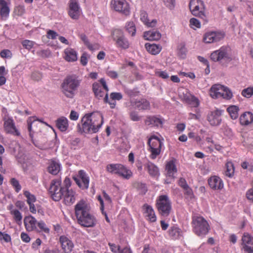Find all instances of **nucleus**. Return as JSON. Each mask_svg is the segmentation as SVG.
I'll return each mask as SVG.
<instances>
[{"label": "nucleus", "instance_id": "nucleus-1", "mask_svg": "<svg viewBox=\"0 0 253 253\" xmlns=\"http://www.w3.org/2000/svg\"><path fill=\"white\" fill-rule=\"evenodd\" d=\"M71 185V181L69 177L64 179L63 185L60 178L53 179L49 190L52 199L55 201L62 199L63 203L67 206L74 204L78 194L75 190L70 188Z\"/></svg>", "mask_w": 253, "mask_h": 253}, {"label": "nucleus", "instance_id": "nucleus-2", "mask_svg": "<svg viewBox=\"0 0 253 253\" xmlns=\"http://www.w3.org/2000/svg\"><path fill=\"white\" fill-rule=\"evenodd\" d=\"M102 114L99 112L85 114L78 124V131L81 133L92 134L99 131L103 124Z\"/></svg>", "mask_w": 253, "mask_h": 253}, {"label": "nucleus", "instance_id": "nucleus-3", "mask_svg": "<svg viewBox=\"0 0 253 253\" xmlns=\"http://www.w3.org/2000/svg\"><path fill=\"white\" fill-rule=\"evenodd\" d=\"M80 84L79 80L73 77H68L63 81L61 84L62 92L67 97L72 98Z\"/></svg>", "mask_w": 253, "mask_h": 253}, {"label": "nucleus", "instance_id": "nucleus-4", "mask_svg": "<svg viewBox=\"0 0 253 253\" xmlns=\"http://www.w3.org/2000/svg\"><path fill=\"white\" fill-rule=\"evenodd\" d=\"M209 94L213 99L222 98L226 100H230L233 97L231 90L227 86L220 84H215L211 87Z\"/></svg>", "mask_w": 253, "mask_h": 253}, {"label": "nucleus", "instance_id": "nucleus-5", "mask_svg": "<svg viewBox=\"0 0 253 253\" xmlns=\"http://www.w3.org/2000/svg\"><path fill=\"white\" fill-rule=\"evenodd\" d=\"M192 225L194 233L199 236H204L209 232V225L207 220L202 216H193Z\"/></svg>", "mask_w": 253, "mask_h": 253}, {"label": "nucleus", "instance_id": "nucleus-6", "mask_svg": "<svg viewBox=\"0 0 253 253\" xmlns=\"http://www.w3.org/2000/svg\"><path fill=\"white\" fill-rule=\"evenodd\" d=\"M111 37L117 47L122 49H126L129 47V42L122 30L118 29L112 30Z\"/></svg>", "mask_w": 253, "mask_h": 253}, {"label": "nucleus", "instance_id": "nucleus-7", "mask_svg": "<svg viewBox=\"0 0 253 253\" xmlns=\"http://www.w3.org/2000/svg\"><path fill=\"white\" fill-rule=\"evenodd\" d=\"M211 59L215 62L223 60L229 62L233 59V57L229 48L223 46L212 52L211 54Z\"/></svg>", "mask_w": 253, "mask_h": 253}, {"label": "nucleus", "instance_id": "nucleus-8", "mask_svg": "<svg viewBox=\"0 0 253 253\" xmlns=\"http://www.w3.org/2000/svg\"><path fill=\"white\" fill-rule=\"evenodd\" d=\"M148 144L151 152L150 157L155 159L160 154L163 142L159 137L153 135L149 138Z\"/></svg>", "mask_w": 253, "mask_h": 253}, {"label": "nucleus", "instance_id": "nucleus-9", "mask_svg": "<svg viewBox=\"0 0 253 253\" xmlns=\"http://www.w3.org/2000/svg\"><path fill=\"white\" fill-rule=\"evenodd\" d=\"M189 8L193 15L202 19L206 18L205 5L202 0H191Z\"/></svg>", "mask_w": 253, "mask_h": 253}, {"label": "nucleus", "instance_id": "nucleus-10", "mask_svg": "<svg viewBox=\"0 0 253 253\" xmlns=\"http://www.w3.org/2000/svg\"><path fill=\"white\" fill-rule=\"evenodd\" d=\"M157 207L161 215L168 216L171 209V204L168 197L166 195L160 196L157 201Z\"/></svg>", "mask_w": 253, "mask_h": 253}, {"label": "nucleus", "instance_id": "nucleus-11", "mask_svg": "<svg viewBox=\"0 0 253 253\" xmlns=\"http://www.w3.org/2000/svg\"><path fill=\"white\" fill-rule=\"evenodd\" d=\"M28 129L31 137L34 133L41 132V127L42 125L50 126L46 123L38 119L36 116L30 117L27 120Z\"/></svg>", "mask_w": 253, "mask_h": 253}, {"label": "nucleus", "instance_id": "nucleus-12", "mask_svg": "<svg viewBox=\"0 0 253 253\" xmlns=\"http://www.w3.org/2000/svg\"><path fill=\"white\" fill-rule=\"evenodd\" d=\"M225 36L222 31H208L204 35L203 41L206 43H215L222 40Z\"/></svg>", "mask_w": 253, "mask_h": 253}, {"label": "nucleus", "instance_id": "nucleus-13", "mask_svg": "<svg viewBox=\"0 0 253 253\" xmlns=\"http://www.w3.org/2000/svg\"><path fill=\"white\" fill-rule=\"evenodd\" d=\"M92 89L95 96L100 99L105 97L106 93L109 91L108 87L104 79L102 78L99 80V83L95 82L92 84Z\"/></svg>", "mask_w": 253, "mask_h": 253}, {"label": "nucleus", "instance_id": "nucleus-14", "mask_svg": "<svg viewBox=\"0 0 253 253\" xmlns=\"http://www.w3.org/2000/svg\"><path fill=\"white\" fill-rule=\"evenodd\" d=\"M112 7L117 11L128 15L129 14V6L126 0H112L111 2Z\"/></svg>", "mask_w": 253, "mask_h": 253}, {"label": "nucleus", "instance_id": "nucleus-15", "mask_svg": "<svg viewBox=\"0 0 253 253\" xmlns=\"http://www.w3.org/2000/svg\"><path fill=\"white\" fill-rule=\"evenodd\" d=\"M4 130L7 133L14 136H19L20 133L16 128L13 119L9 117H5L4 119Z\"/></svg>", "mask_w": 253, "mask_h": 253}, {"label": "nucleus", "instance_id": "nucleus-16", "mask_svg": "<svg viewBox=\"0 0 253 253\" xmlns=\"http://www.w3.org/2000/svg\"><path fill=\"white\" fill-rule=\"evenodd\" d=\"M89 205L84 200H81L75 207V212L77 217H81L89 212L90 210Z\"/></svg>", "mask_w": 253, "mask_h": 253}, {"label": "nucleus", "instance_id": "nucleus-17", "mask_svg": "<svg viewBox=\"0 0 253 253\" xmlns=\"http://www.w3.org/2000/svg\"><path fill=\"white\" fill-rule=\"evenodd\" d=\"M78 222L82 226L86 227H92L96 224V219L93 215L89 213L77 217Z\"/></svg>", "mask_w": 253, "mask_h": 253}, {"label": "nucleus", "instance_id": "nucleus-18", "mask_svg": "<svg viewBox=\"0 0 253 253\" xmlns=\"http://www.w3.org/2000/svg\"><path fill=\"white\" fill-rule=\"evenodd\" d=\"M74 179L81 188L83 189L88 188L89 178L87 174L84 170H80L78 172L77 177L75 178Z\"/></svg>", "mask_w": 253, "mask_h": 253}, {"label": "nucleus", "instance_id": "nucleus-19", "mask_svg": "<svg viewBox=\"0 0 253 253\" xmlns=\"http://www.w3.org/2000/svg\"><path fill=\"white\" fill-rule=\"evenodd\" d=\"M69 14L73 19H78L81 13V10L76 0H71L69 3Z\"/></svg>", "mask_w": 253, "mask_h": 253}, {"label": "nucleus", "instance_id": "nucleus-20", "mask_svg": "<svg viewBox=\"0 0 253 253\" xmlns=\"http://www.w3.org/2000/svg\"><path fill=\"white\" fill-rule=\"evenodd\" d=\"M59 242L64 253H71L74 245L72 241L65 236H61L59 238Z\"/></svg>", "mask_w": 253, "mask_h": 253}, {"label": "nucleus", "instance_id": "nucleus-21", "mask_svg": "<svg viewBox=\"0 0 253 253\" xmlns=\"http://www.w3.org/2000/svg\"><path fill=\"white\" fill-rule=\"evenodd\" d=\"M242 249L247 253H253V237L245 234L242 237Z\"/></svg>", "mask_w": 253, "mask_h": 253}, {"label": "nucleus", "instance_id": "nucleus-22", "mask_svg": "<svg viewBox=\"0 0 253 253\" xmlns=\"http://www.w3.org/2000/svg\"><path fill=\"white\" fill-rule=\"evenodd\" d=\"M221 114L222 111L219 110L211 112L208 116V121L211 125L212 126H218L221 123Z\"/></svg>", "mask_w": 253, "mask_h": 253}, {"label": "nucleus", "instance_id": "nucleus-23", "mask_svg": "<svg viewBox=\"0 0 253 253\" xmlns=\"http://www.w3.org/2000/svg\"><path fill=\"white\" fill-rule=\"evenodd\" d=\"M165 169L167 176L174 178L175 174L177 171L176 160L172 159L168 161L166 164Z\"/></svg>", "mask_w": 253, "mask_h": 253}, {"label": "nucleus", "instance_id": "nucleus-24", "mask_svg": "<svg viewBox=\"0 0 253 253\" xmlns=\"http://www.w3.org/2000/svg\"><path fill=\"white\" fill-rule=\"evenodd\" d=\"M123 98L122 94L120 92H112L108 98V93H106L104 97V101L110 105L111 108H114L116 105V101H119Z\"/></svg>", "mask_w": 253, "mask_h": 253}, {"label": "nucleus", "instance_id": "nucleus-25", "mask_svg": "<svg viewBox=\"0 0 253 253\" xmlns=\"http://www.w3.org/2000/svg\"><path fill=\"white\" fill-rule=\"evenodd\" d=\"M210 187L213 190H221L224 187L222 180L217 176H211L208 180Z\"/></svg>", "mask_w": 253, "mask_h": 253}, {"label": "nucleus", "instance_id": "nucleus-26", "mask_svg": "<svg viewBox=\"0 0 253 253\" xmlns=\"http://www.w3.org/2000/svg\"><path fill=\"white\" fill-rule=\"evenodd\" d=\"M37 221L36 219L32 215L25 217L24 223L27 231L31 232L37 229Z\"/></svg>", "mask_w": 253, "mask_h": 253}, {"label": "nucleus", "instance_id": "nucleus-27", "mask_svg": "<svg viewBox=\"0 0 253 253\" xmlns=\"http://www.w3.org/2000/svg\"><path fill=\"white\" fill-rule=\"evenodd\" d=\"M143 214L146 219L150 222H155L157 217L152 207L147 204L143 206Z\"/></svg>", "mask_w": 253, "mask_h": 253}, {"label": "nucleus", "instance_id": "nucleus-28", "mask_svg": "<svg viewBox=\"0 0 253 253\" xmlns=\"http://www.w3.org/2000/svg\"><path fill=\"white\" fill-rule=\"evenodd\" d=\"M239 121L242 126H249L253 122V114L251 112H245L240 116Z\"/></svg>", "mask_w": 253, "mask_h": 253}, {"label": "nucleus", "instance_id": "nucleus-29", "mask_svg": "<svg viewBox=\"0 0 253 253\" xmlns=\"http://www.w3.org/2000/svg\"><path fill=\"white\" fill-rule=\"evenodd\" d=\"M61 169V165L59 161L55 160L51 161L47 168L49 173L52 175H57Z\"/></svg>", "mask_w": 253, "mask_h": 253}, {"label": "nucleus", "instance_id": "nucleus-30", "mask_svg": "<svg viewBox=\"0 0 253 253\" xmlns=\"http://www.w3.org/2000/svg\"><path fill=\"white\" fill-rule=\"evenodd\" d=\"M144 167L146 169L149 174L153 177H158L160 175L159 169L157 166L150 161H148L144 164Z\"/></svg>", "mask_w": 253, "mask_h": 253}, {"label": "nucleus", "instance_id": "nucleus-31", "mask_svg": "<svg viewBox=\"0 0 253 253\" xmlns=\"http://www.w3.org/2000/svg\"><path fill=\"white\" fill-rule=\"evenodd\" d=\"M131 104L138 110H147L150 109V104L146 99H141L138 100L131 101Z\"/></svg>", "mask_w": 253, "mask_h": 253}, {"label": "nucleus", "instance_id": "nucleus-32", "mask_svg": "<svg viewBox=\"0 0 253 253\" xmlns=\"http://www.w3.org/2000/svg\"><path fill=\"white\" fill-rule=\"evenodd\" d=\"M181 97L186 103L191 105L193 107H197L199 105L198 99L187 90L185 93H183V96H181Z\"/></svg>", "mask_w": 253, "mask_h": 253}, {"label": "nucleus", "instance_id": "nucleus-33", "mask_svg": "<svg viewBox=\"0 0 253 253\" xmlns=\"http://www.w3.org/2000/svg\"><path fill=\"white\" fill-rule=\"evenodd\" d=\"M140 19L142 22L148 27H154L157 24V20L155 19L150 20L147 13L144 11H141Z\"/></svg>", "mask_w": 253, "mask_h": 253}, {"label": "nucleus", "instance_id": "nucleus-34", "mask_svg": "<svg viewBox=\"0 0 253 253\" xmlns=\"http://www.w3.org/2000/svg\"><path fill=\"white\" fill-rule=\"evenodd\" d=\"M161 34L158 31H146L143 34V38L148 41H158L161 39Z\"/></svg>", "mask_w": 253, "mask_h": 253}, {"label": "nucleus", "instance_id": "nucleus-35", "mask_svg": "<svg viewBox=\"0 0 253 253\" xmlns=\"http://www.w3.org/2000/svg\"><path fill=\"white\" fill-rule=\"evenodd\" d=\"M64 59L68 62H74L77 60V53L73 49L67 48L64 50Z\"/></svg>", "mask_w": 253, "mask_h": 253}, {"label": "nucleus", "instance_id": "nucleus-36", "mask_svg": "<svg viewBox=\"0 0 253 253\" xmlns=\"http://www.w3.org/2000/svg\"><path fill=\"white\" fill-rule=\"evenodd\" d=\"M145 124L147 126H161L163 125V120L161 118L155 116L147 117Z\"/></svg>", "mask_w": 253, "mask_h": 253}, {"label": "nucleus", "instance_id": "nucleus-37", "mask_svg": "<svg viewBox=\"0 0 253 253\" xmlns=\"http://www.w3.org/2000/svg\"><path fill=\"white\" fill-rule=\"evenodd\" d=\"M56 125L60 131H65L69 127L68 120L66 117H61L57 120Z\"/></svg>", "mask_w": 253, "mask_h": 253}, {"label": "nucleus", "instance_id": "nucleus-38", "mask_svg": "<svg viewBox=\"0 0 253 253\" xmlns=\"http://www.w3.org/2000/svg\"><path fill=\"white\" fill-rule=\"evenodd\" d=\"M117 175L124 179H129L132 177V172L131 170L127 168L126 166L122 164Z\"/></svg>", "mask_w": 253, "mask_h": 253}, {"label": "nucleus", "instance_id": "nucleus-39", "mask_svg": "<svg viewBox=\"0 0 253 253\" xmlns=\"http://www.w3.org/2000/svg\"><path fill=\"white\" fill-rule=\"evenodd\" d=\"M145 47L147 50L150 53L153 55L158 54L162 50V46L160 45L156 44L146 43Z\"/></svg>", "mask_w": 253, "mask_h": 253}, {"label": "nucleus", "instance_id": "nucleus-40", "mask_svg": "<svg viewBox=\"0 0 253 253\" xmlns=\"http://www.w3.org/2000/svg\"><path fill=\"white\" fill-rule=\"evenodd\" d=\"M12 206H9L10 213L13 215L15 221L18 224L21 225L22 223V213L16 209H12Z\"/></svg>", "mask_w": 253, "mask_h": 253}, {"label": "nucleus", "instance_id": "nucleus-41", "mask_svg": "<svg viewBox=\"0 0 253 253\" xmlns=\"http://www.w3.org/2000/svg\"><path fill=\"white\" fill-rule=\"evenodd\" d=\"M121 165L122 164H108L106 166V170L111 174H115L117 175Z\"/></svg>", "mask_w": 253, "mask_h": 253}, {"label": "nucleus", "instance_id": "nucleus-42", "mask_svg": "<svg viewBox=\"0 0 253 253\" xmlns=\"http://www.w3.org/2000/svg\"><path fill=\"white\" fill-rule=\"evenodd\" d=\"M37 229L36 230L40 232H43L45 234H49L50 228L45 224L43 220H40L37 223Z\"/></svg>", "mask_w": 253, "mask_h": 253}, {"label": "nucleus", "instance_id": "nucleus-43", "mask_svg": "<svg viewBox=\"0 0 253 253\" xmlns=\"http://www.w3.org/2000/svg\"><path fill=\"white\" fill-rule=\"evenodd\" d=\"M169 235L173 239H178L182 235L181 230L177 226H173L169 230Z\"/></svg>", "mask_w": 253, "mask_h": 253}, {"label": "nucleus", "instance_id": "nucleus-44", "mask_svg": "<svg viewBox=\"0 0 253 253\" xmlns=\"http://www.w3.org/2000/svg\"><path fill=\"white\" fill-rule=\"evenodd\" d=\"M227 110L232 119H236L238 118L239 108L237 106L231 105L227 108Z\"/></svg>", "mask_w": 253, "mask_h": 253}, {"label": "nucleus", "instance_id": "nucleus-45", "mask_svg": "<svg viewBox=\"0 0 253 253\" xmlns=\"http://www.w3.org/2000/svg\"><path fill=\"white\" fill-rule=\"evenodd\" d=\"M126 31L132 36L135 35L136 27L134 23L132 21L127 22L126 25Z\"/></svg>", "mask_w": 253, "mask_h": 253}, {"label": "nucleus", "instance_id": "nucleus-46", "mask_svg": "<svg viewBox=\"0 0 253 253\" xmlns=\"http://www.w3.org/2000/svg\"><path fill=\"white\" fill-rule=\"evenodd\" d=\"M225 175L231 177L234 173V168L233 164L231 162H228L226 164V170L225 171Z\"/></svg>", "mask_w": 253, "mask_h": 253}, {"label": "nucleus", "instance_id": "nucleus-47", "mask_svg": "<svg viewBox=\"0 0 253 253\" xmlns=\"http://www.w3.org/2000/svg\"><path fill=\"white\" fill-rule=\"evenodd\" d=\"M190 27L194 30L200 29L201 27V22L195 18H192L189 21Z\"/></svg>", "mask_w": 253, "mask_h": 253}, {"label": "nucleus", "instance_id": "nucleus-48", "mask_svg": "<svg viewBox=\"0 0 253 253\" xmlns=\"http://www.w3.org/2000/svg\"><path fill=\"white\" fill-rule=\"evenodd\" d=\"M24 195L27 198V202L28 205L34 204L36 201V197L28 191H25Z\"/></svg>", "mask_w": 253, "mask_h": 253}, {"label": "nucleus", "instance_id": "nucleus-49", "mask_svg": "<svg viewBox=\"0 0 253 253\" xmlns=\"http://www.w3.org/2000/svg\"><path fill=\"white\" fill-rule=\"evenodd\" d=\"M241 94L246 98H250L253 95V86H250L244 89Z\"/></svg>", "mask_w": 253, "mask_h": 253}, {"label": "nucleus", "instance_id": "nucleus-50", "mask_svg": "<svg viewBox=\"0 0 253 253\" xmlns=\"http://www.w3.org/2000/svg\"><path fill=\"white\" fill-rule=\"evenodd\" d=\"M22 44L23 46L28 50H30L34 47L36 43L32 41L25 40L22 41Z\"/></svg>", "mask_w": 253, "mask_h": 253}, {"label": "nucleus", "instance_id": "nucleus-51", "mask_svg": "<svg viewBox=\"0 0 253 253\" xmlns=\"http://www.w3.org/2000/svg\"><path fill=\"white\" fill-rule=\"evenodd\" d=\"M97 200H98V201L99 202V204H100V210L101 211H102V213L104 214L105 216V219H106V220L108 222H110V220L107 215V213L104 212V202H103V200L102 198V197H101V196H97Z\"/></svg>", "mask_w": 253, "mask_h": 253}, {"label": "nucleus", "instance_id": "nucleus-52", "mask_svg": "<svg viewBox=\"0 0 253 253\" xmlns=\"http://www.w3.org/2000/svg\"><path fill=\"white\" fill-rule=\"evenodd\" d=\"M0 15L2 17H7L9 13V9L7 4L0 7Z\"/></svg>", "mask_w": 253, "mask_h": 253}, {"label": "nucleus", "instance_id": "nucleus-53", "mask_svg": "<svg viewBox=\"0 0 253 253\" xmlns=\"http://www.w3.org/2000/svg\"><path fill=\"white\" fill-rule=\"evenodd\" d=\"M10 183L15 189L16 192H19L20 191L21 187L19 181L17 179L14 178H11L10 180Z\"/></svg>", "mask_w": 253, "mask_h": 253}, {"label": "nucleus", "instance_id": "nucleus-54", "mask_svg": "<svg viewBox=\"0 0 253 253\" xmlns=\"http://www.w3.org/2000/svg\"><path fill=\"white\" fill-rule=\"evenodd\" d=\"M156 75L163 79H167L169 78V74L166 71L157 70L155 71Z\"/></svg>", "mask_w": 253, "mask_h": 253}, {"label": "nucleus", "instance_id": "nucleus-55", "mask_svg": "<svg viewBox=\"0 0 253 253\" xmlns=\"http://www.w3.org/2000/svg\"><path fill=\"white\" fill-rule=\"evenodd\" d=\"M0 240L3 241L6 243H9L11 242V238L9 234L5 232H0Z\"/></svg>", "mask_w": 253, "mask_h": 253}, {"label": "nucleus", "instance_id": "nucleus-56", "mask_svg": "<svg viewBox=\"0 0 253 253\" xmlns=\"http://www.w3.org/2000/svg\"><path fill=\"white\" fill-rule=\"evenodd\" d=\"M51 51L49 49H43L37 51V54L42 57H48L51 55Z\"/></svg>", "mask_w": 253, "mask_h": 253}, {"label": "nucleus", "instance_id": "nucleus-57", "mask_svg": "<svg viewBox=\"0 0 253 253\" xmlns=\"http://www.w3.org/2000/svg\"><path fill=\"white\" fill-rule=\"evenodd\" d=\"M0 55L1 57L3 58H11L12 54L9 50L4 49L0 52Z\"/></svg>", "mask_w": 253, "mask_h": 253}, {"label": "nucleus", "instance_id": "nucleus-58", "mask_svg": "<svg viewBox=\"0 0 253 253\" xmlns=\"http://www.w3.org/2000/svg\"><path fill=\"white\" fill-rule=\"evenodd\" d=\"M166 7L170 9H172L175 6V0H162Z\"/></svg>", "mask_w": 253, "mask_h": 253}, {"label": "nucleus", "instance_id": "nucleus-59", "mask_svg": "<svg viewBox=\"0 0 253 253\" xmlns=\"http://www.w3.org/2000/svg\"><path fill=\"white\" fill-rule=\"evenodd\" d=\"M241 166L244 169H248L249 171H253V165L251 163L245 161L242 163Z\"/></svg>", "mask_w": 253, "mask_h": 253}, {"label": "nucleus", "instance_id": "nucleus-60", "mask_svg": "<svg viewBox=\"0 0 253 253\" xmlns=\"http://www.w3.org/2000/svg\"><path fill=\"white\" fill-rule=\"evenodd\" d=\"M88 58V55L86 53H84L81 57V64L84 66L86 65L87 63Z\"/></svg>", "mask_w": 253, "mask_h": 253}, {"label": "nucleus", "instance_id": "nucleus-61", "mask_svg": "<svg viewBox=\"0 0 253 253\" xmlns=\"http://www.w3.org/2000/svg\"><path fill=\"white\" fill-rule=\"evenodd\" d=\"M58 35V34L54 31L52 30H48L47 32V37L48 39H55Z\"/></svg>", "mask_w": 253, "mask_h": 253}, {"label": "nucleus", "instance_id": "nucleus-62", "mask_svg": "<svg viewBox=\"0 0 253 253\" xmlns=\"http://www.w3.org/2000/svg\"><path fill=\"white\" fill-rule=\"evenodd\" d=\"M109 246L110 247L111 251L114 253H117L120 252V248L119 246H117L114 244L109 243Z\"/></svg>", "mask_w": 253, "mask_h": 253}, {"label": "nucleus", "instance_id": "nucleus-63", "mask_svg": "<svg viewBox=\"0 0 253 253\" xmlns=\"http://www.w3.org/2000/svg\"><path fill=\"white\" fill-rule=\"evenodd\" d=\"M20 237L22 241L26 243L30 242L31 240V238L25 232L21 233Z\"/></svg>", "mask_w": 253, "mask_h": 253}, {"label": "nucleus", "instance_id": "nucleus-64", "mask_svg": "<svg viewBox=\"0 0 253 253\" xmlns=\"http://www.w3.org/2000/svg\"><path fill=\"white\" fill-rule=\"evenodd\" d=\"M246 196L249 200L253 202V187L247 191Z\"/></svg>", "mask_w": 253, "mask_h": 253}]
</instances>
